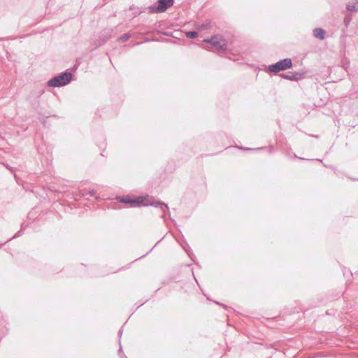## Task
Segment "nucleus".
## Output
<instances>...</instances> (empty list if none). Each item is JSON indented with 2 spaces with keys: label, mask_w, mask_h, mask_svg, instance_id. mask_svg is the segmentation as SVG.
I'll use <instances>...</instances> for the list:
<instances>
[{
  "label": "nucleus",
  "mask_w": 358,
  "mask_h": 358,
  "mask_svg": "<svg viewBox=\"0 0 358 358\" xmlns=\"http://www.w3.org/2000/svg\"><path fill=\"white\" fill-rule=\"evenodd\" d=\"M281 76H282L283 78H286V79H289V80H294L295 79V78L292 76H286L285 74H281Z\"/></svg>",
  "instance_id": "nucleus-11"
},
{
  "label": "nucleus",
  "mask_w": 358,
  "mask_h": 358,
  "mask_svg": "<svg viewBox=\"0 0 358 358\" xmlns=\"http://www.w3.org/2000/svg\"><path fill=\"white\" fill-rule=\"evenodd\" d=\"M173 3V0H158L157 5L150 7V9L153 13H162L171 6Z\"/></svg>",
  "instance_id": "nucleus-4"
},
{
  "label": "nucleus",
  "mask_w": 358,
  "mask_h": 358,
  "mask_svg": "<svg viewBox=\"0 0 358 358\" xmlns=\"http://www.w3.org/2000/svg\"><path fill=\"white\" fill-rule=\"evenodd\" d=\"M122 331H120L119 332L120 336H121V335H122Z\"/></svg>",
  "instance_id": "nucleus-13"
},
{
  "label": "nucleus",
  "mask_w": 358,
  "mask_h": 358,
  "mask_svg": "<svg viewBox=\"0 0 358 358\" xmlns=\"http://www.w3.org/2000/svg\"><path fill=\"white\" fill-rule=\"evenodd\" d=\"M203 42L210 43L213 48L218 51H223L227 48L226 41L220 36H215L210 39H205Z\"/></svg>",
  "instance_id": "nucleus-2"
},
{
  "label": "nucleus",
  "mask_w": 358,
  "mask_h": 358,
  "mask_svg": "<svg viewBox=\"0 0 358 358\" xmlns=\"http://www.w3.org/2000/svg\"><path fill=\"white\" fill-rule=\"evenodd\" d=\"M313 35L315 38L320 40H324L325 38V31L321 28H315L313 30Z\"/></svg>",
  "instance_id": "nucleus-6"
},
{
  "label": "nucleus",
  "mask_w": 358,
  "mask_h": 358,
  "mask_svg": "<svg viewBox=\"0 0 358 358\" xmlns=\"http://www.w3.org/2000/svg\"><path fill=\"white\" fill-rule=\"evenodd\" d=\"M357 3H358V1H357Z\"/></svg>",
  "instance_id": "nucleus-14"
},
{
  "label": "nucleus",
  "mask_w": 358,
  "mask_h": 358,
  "mask_svg": "<svg viewBox=\"0 0 358 358\" xmlns=\"http://www.w3.org/2000/svg\"><path fill=\"white\" fill-rule=\"evenodd\" d=\"M186 36L190 38H194L198 36L196 31H187L186 32Z\"/></svg>",
  "instance_id": "nucleus-9"
},
{
  "label": "nucleus",
  "mask_w": 358,
  "mask_h": 358,
  "mask_svg": "<svg viewBox=\"0 0 358 358\" xmlns=\"http://www.w3.org/2000/svg\"><path fill=\"white\" fill-rule=\"evenodd\" d=\"M347 9L349 10V11H357L358 10V5H357L356 3L352 2V3H348L347 5Z\"/></svg>",
  "instance_id": "nucleus-7"
},
{
  "label": "nucleus",
  "mask_w": 358,
  "mask_h": 358,
  "mask_svg": "<svg viewBox=\"0 0 358 358\" xmlns=\"http://www.w3.org/2000/svg\"><path fill=\"white\" fill-rule=\"evenodd\" d=\"M130 36H131V35L129 34H125L124 35H123L122 37L120 38V40H121L122 41H125L128 38H129Z\"/></svg>",
  "instance_id": "nucleus-10"
},
{
  "label": "nucleus",
  "mask_w": 358,
  "mask_h": 358,
  "mask_svg": "<svg viewBox=\"0 0 358 358\" xmlns=\"http://www.w3.org/2000/svg\"><path fill=\"white\" fill-rule=\"evenodd\" d=\"M95 191L94 190H90L89 191V194H90V196H93L95 195Z\"/></svg>",
  "instance_id": "nucleus-12"
},
{
  "label": "nucleus",
  "mask_w": 358,
  "mask_h": 358,
  "mask_svg": "<svg viewBox=\"0 0 358 358\" xmlns=\"http://www.w3.org/2000/svg\"><path fill=\"white\" fill-rule=\"evenodd\" d=\"M292 66V60L289 58L282 59L277 63L270 65L268 70L271 72L277 73L280 71H284L289 69Z\"/></svg>",
  "instance_id": "nucleus-3"
},
{
  "label": "nucleus",
  "mask_w": 358,
  "mask_h": 358,
  "mask_svg": "<svg viewBox=\"0 0 358 358\" xmlns=\"http://www.w3.org/2000/svg\"><path fill=\"white\" fill-rule=\"evenodd\" d=\"M145 198L141 197V196L137 197L135 199H131L127 196L118 198V201L121 203H131L134 206H140V205L148 206L149 203H145Z\"/></svg>",
  "instance_id": "nucleus-5"
},
{
  "label": "nucleus",
  "mask_w": 358,
  "mask_h": 358,
  "mask_svg": "<svg viewBox=\"0 0 358 358\" xmlns=\"http://www.w3.org/2000/svg\"><path fill=\"white\" fill-rule=\"evenodd\" d=\"M150 205L155 206V207L160 206L162 209H163L164 208L166 209H168V206L166 204H165L164 203H161L159 201H156V202L152 203H150Z\"/></svg>",
  "instance_id": "nucleus-8"
},
{
  "label": "nucleus",
  "mask_w": 358,
  "mask_h": 358,
  "mask_svg": "<svg viewBox=\"0 0 358 358\" xmlns=\"http://www.w3.org/2000/svg\"><path fill=\"white\" fill-rule=\"evenodd\" d=\"M72 80V73L69 72L63 73L59 76H55L47 83L48 86L58 87L66 85Z\"/></svg>",
  "instance_id": "nucleus-1"
}]
</instances>
